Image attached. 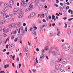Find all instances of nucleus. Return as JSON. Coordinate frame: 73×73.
Segmentation results:
<instances>
[{
    "label": "nucleus",
    "mask_w": 73,
    "mask_h": 73,
    "mask_svg": "<svg viewBox=\"0 0 73 73\" xmlns=\"http://www.w3.org/2000/svg\"><path fill=\"white\" fill-rule=\"evenodd\" d=\"M33 27H31V28L30 29V31H32V34L33 35H34V36H36V32L35 31L37 30V28L36 27V26L34 24L33 25Z\"/></svg>",
    "instance_id": "obj_1"
},
{
    "label": "nucleus",
    "mask_w": 73,
    "mask_h": 73,
    "mask_svg": "<svg viewBox=\"0 0 73 73\" xmlns=\"http://www.w3.org/2000/svg\"><path fill=\"white\" fill-rule=\"evenodd\" d=\"M62 48L64 50H68L70 49V45L68 43H66L62 45Z\"/></svg>",
    "instance_id": "obj_2"
},
{
    "label": "nucleus",
    "mask_w": 73,
    "mask_h": 73,
    "mask_svg": "<svg viewBox=\"0 0 73 73\" xmlns=\"http://www.w3.org/2000/svg\"><path fill=\"white\" fill-rule=\"evenodd\" d=\"M21 5L23 7H25L26 6H27V5L28 4V3H26L25 2H24L23 0H21Z\"/></svg>",
    "instance_id": "obj_3"
},
{
    "label": "nucleus",
    "mask_w": 73,
    "mask_h": 73,
    "mask_svg": "<svg viewBox=\"0 0 73 73\" xmlns=\"http://www.w3.org/2000/svg\"><path fill=\"white\" fill-rule=\"evenodd\" d=\"M68 62L67 60L65 58H63L62 60V62L63 64H66Z\"/></svg>",
    "instance_id": "obj_4"
},
{
    "label": "nucleus",
    "mask_w": 73,
    "mask_h": 73,
    "mask_svg": "<svg viewBox=\"0 0 73 73\" xmlns=\"http://www.w3.org/2000/svg\"><path fill=\"white\" fill-rule=\"evenodd\" d=\"M42 5H39L38 7V11H41L42 9Z\"/></svg>",
    "instance_id": "obj_5"
},
{
    "label": "nucleus",
    "mask_w": 73,
    "mask_h": 73,
    "mask_svg": "<svg viewBox=\"0 0 73 73\" xmlns=\"http://www.w3.org/2000/svg\"><path fill=\"white\" fill-rule=\"evenodd\" d=\"M64 68L65 67H64V65H62L60 68V71L61 72H63L64 70Z\"/></svg>",
    "instance_id": "obj_6"
},
{
    "label": "nucleus",
    "mask_w": 73,
    "mask_h": 73,
    "mask_svg": "<svg viewBox=\"0 0 73 73\" xmlns=\"http://www.w3.org/2000/svg\"><path fill=\"white\" fill-rule=\"evenodd\" d=\"M20 29L22 31V34H24L25 32V30H23V28H22L21 29H19L18 32V33H19V34L20 33Z\"/></svg>",
    "instance_id": "obj_7"
},
{
    "label": "nucleus",
    "mask_w": 73,
    "mask_h": 73,
    "mask_svg": "<svg viewBox=\"0 0 73 73\" xmlns=\"http://www.w3.org/2000/svg\"><path fill=\"white\" fill-rule=\"evenodd\" d=\"M33 9V5L32 3H31L29 7V11H31Z\"/></svg>",
    "instance_id": "obj_8"
},
{
    "label": "nucleus",
    "mask_w": 73,
    "mask_h": 73,
    "mask_svg": "<svg viewBox=\"0 0 73 73\" xmlns=\"http://www.w3.org/2000/svg\"><path fill=\"white\" fill-rule=\"evenodd\" d=\"M15 25H16V24L13 23L9 25V28H11V27L13 28V27H15Z\"/></svg>",
    "instance_id": "obj_9"
},
{
    "label": "nucleus",
    "mask_w": 73,
    "mask_h": 73,
    "mask_svg": "<svg viewBox=\"0 0 73 73\" xmlns=\"http://www.w3.org/2000/svg\"><path fill=\"white\" fill-rule=\"evenodd\" d=\"M18 11H19V9L17 8H16L13 9V12L14 13H16V12H17Z\"/></svg>",
    "instance_id": "obj_10"
},
{
    "label": "nucleus",
    "mask_w": 73,
    "mask_h": 73,
    "mask_svg": "<svg viewBox=\"0 0 73 73\" xmlns=\"http://www.w3.org/2000/svg\"><path fill=\"white\" fill-rule=\"evenodd\" d=\"M23 15H24V13L23 12H22L18 16L19 18V19L21 18V17L23 16Z\"/></svg>",
    "instance_id": "obj_11"
},
{
    "label": "nucleus",
    "mask_w": 73,
    "mask_h": 73,
    "mask_svg": "<svg viewBox=\"0 0 73 73\" xmlns=\"http://www.w3.org/2000/svg\"><path fill=\"white\" fill-rule=\"evenodd\" d=\"M14 4V1H13L12 0L10 1L9 2V5H13Z\"/></svg>",
    "instance_id": "obj_12"
},
{
    "label": "nucleus",
    "mask_w": 73,
    "mask_h": 73,
    "mask_svg": "<svg viewBox=\"0 0 73 73\" xmlns=\"http://www.w3.org/2000/svg\"><path fill=\"white\" fill-rule=\"evenodd\" d=\"M3 31L4 32V33H7L9 32V29H3Z\"/></svg>",
    "instance_id": "obj_13"
},
{
    "label": "nucleus",
    "mask_w": 73,
    "mask_h": 73,
    "mask_svg": "<svg viewBox=\"0 0 73 73\" xmlns=\"http://www.w3.org/2000/svg\"><path fill=\"white\" fill-rule=\"evenodd\" d=\"M30 15H31V17H34L35 16V15H36V14L35 13L33 12V13H32Z\"/></svg>",
    "instance_id": "obj_14"
},
{
    "label": "nucleus",
    "mask_w": 73,
    "mask_h": 73,
    "mask_svg": "<svg viewBox=\"0 0 73 73\" xmlns=\"http://www.w3.org/2000/svg\"><path fill=\"white\" fill-rule=\"evenodd\" d=\"M12 17V15H7L6 16V18H8V19H11Z\"/></svg>",
    "instance_id": "obj_15"
},
{
    "label": "nucleus",
    "mask_w": 73,
    "mask_h": 73,
    "mask_svg": "<svg viewBox=\"0 0 73 73\" xmlns=\"http://www.w3.org/2000/svg\"><path fill=\"white\" fill-rule=\"evenodd\" d=\"M5 20H3L0 21V23L1 24H3L5 23Z\"/></svg>",
    "instance_id": "obj_16"
},
{
    "label": "nucleus",
    "mask_w": 73,
    "mask_h": 73,
    "mask_svg": "<svg viewBox=\"0 0 73 73\" xmlns=\"http://www.w3.org/2000/svg\"><path fill=\"white\" fill-rule=\"evenodd\" d=\"M7 15V13H5L3 14V17L4 19H5V18H6V17H7V15Z\"/></svg>",
    "instance_id": "obj_17"
},
{
    "label": "nucleus",
    "mask_w": 73,
    "mask_h": 73,
    "mask_svg": "<svg viewBox=\"0 0 73 73\" xmlns=\"http://www.w3.org/2000/svg\"><path fill=\"white\" fill-rule=\"evenodd\" d=\"M17 31H18V29H16V30L13 31V33L14 34H16Z\"/></svg>",
    "instance_id": "obj_18"
},
{
    "label": "nucleus",
    "mask_w": 73,
    "mask_h": 73,
    "mask_svg": "<svg viewBox=\"0 0 73 73\" xmlns=\"http://www.w3.org/2000/svg\"><path fill=\"white\" fill-rule=\"evenodd\" d=\"M71 33V30L70 29H68V31H67V34L68 35H70Z\"/></svg>",
    "instance_id": "obj_19"
},
{
    "label": "nucleus",
    "mask_w": 73,
    "mask_h": 73,
    "mask_svg": "<svg viewBox=\"0 0 73 73\" xmlns=\"http://www.w3.org/2000/svg\"><path fill=\"white\" fill-rule=\"evenodd\" d=\"M60 35H61L60 32V31H57L56 35H57L58 36H60Z\"/></svg>",
    "instance_id": "obj_20"
},
{
    "label": "nucleus",
    "mask_w": 73,
    "mask_h": 73,
    "mask_svg": "<svg viewBox=\"0 0 73 73\" xmlns=\"http://www.w3.org/2000/svg\"><path fill=\"white\" fill-rule=\"evenodd\" d=\"M55 67V69L56 70H58V69H59V67L57 65H56Z\"/></svg>",
    "instance_id": "obj_21"
},
{
    "label": "nucleus",
    "mask_w": 73,
    "mask_h": 73,
    "mask_svg": "<svg viewBox=\"0 0 73 73\" xmlns=\"http://www.w3.org/2000/svg\"><path fill=\"white\" fill-rule=\"evenodd\" d=\"M48 46H46V47H45L44 48V50H46V51H47V50H48Z\"/></svg>",
    "instance_id": "obj_22"
},
{
    "label": "nucleus",
    "mask_w": 73,
    "mask_h": 73,
    "mask_svg": "<svg viewBox=\"0 0 73 73\" xmlns=\"http://www.w3.org/2000/svg\"><path fill=\"white\" fill-rule=\"evenodd\" d=\"M15 55H14L13 57L12 56V55H10V58H11V57L13 59V60H15Z\"/></svg>",
    "instance_id": "obj_23"
},
{
    "label": "nucleus",
    "mask_w": 73,
    "mask_h": 73,
    "mask_svg": "<svg viewBox=\"0 0 73 73\" xmlns=\"http://www.w3.org/2000/svg\"><path fill=\"white\" fill-rule=\"evenodd\" d=\"M16 26L17 27H20V23H17L16 24Z\"/></svg>",
    "instance_id": "obj_24"
},
{
    "label": "nucleus",
    "mask_w": 73,
    "mask_h": 73,
    "mask_svg": "<svg viewBox=\"0 0 73 73\" xmlns=\"http://www.w3.org/2000/svg\"><path fill=\"white\" fill-rule=\"evenodd\" d=\"M22 9H20L18 10V13H20L21 12H22Z\"/></svg>",
    "instance_id": "obj_25"
},
{
    "label": "nucleus",
    "mask_w": 73,
    "mask_h": 73,
    "mask_svg": "<svg viewBox=\"0 0 73 73\" xmlns=\"http://www.w3.org/2000/svg\"><path fill=\"white\" fill-rule=\"evenodd\" d=\"M42 26L40 25V31H42L43 30V29L42 28Z\"/></svg>",
    "instance_id": "obj_26"
},
{
    "label": "nucleus",
    "mask_w": 73,
    "mask_h": 73,
    "mask_svg": "<svg viewBox=\"0 0 73 73\" xmlns=\"http://www.w3.org/2000/svg\"><path fill=\"white\" fill-rule=\"evenodd\" d=\"M4 5L5 7H9V5L7 3H4Z\"/></svg>",
    "instance_id": "obj_27"
},
{
    "label": "nucleus",
    "mask_w": 73,
    "mask_h": 73,
    "mask_svg": "<svg viewBox=\"0 0 73 73\" xmlns=\"http://www.w3.org/2000/svg\"><path fill=\"white\" fill-rule=\"evenodd\" d=\"M44 14H42L41 15H40V17L41 18H42H42H44Z\"/></svg>",
    "instance_id": "obj_28"
},
{
    "label": "nucleus",
    "mask_w": 73,
    "mask_h": 73,
    "mask_svg": "<svg viewBox=\"0 0 73 73\" xmlns=\"http://www.w3.org/2000/svg\"><path fill=\"white\" fill-rule=\"evenodd\" d=\"M3 9L5 11H8V8L7 7H4L3 8Z\"/></svg>",
    "instance_id": "obj_29"
},
{
    "label": "nucleus",
    "mask_w": 73,
    "mask_h": 73,
    "mask_svg": "<svg viewBox=\"0 0 73 73\" xmlns=\"http://www.w3.org/2000/svg\"><path fill=\"white\" fill-rule=\"evenodd\" d=\"M35 6H37L38 5V3L37 2H35Z\"/></svg>",
    "instance_id": "obj_30"
},
{
    "label": "nucleus",
    "mask_w": 73,
    "mask_h": 73,
    "mask_svg": "<svg viewBox=\"0 0 73 73\" xmlns=\"http://www.w3.org/2000/svg\"><path fill=\"white\" fill-rule=\"evenodd\" d=\"M9 49V50H12L13 48L10 46Z\"/></svg>",
    "instance_id": "obj_31"
},
{
    "label": "nucleus",
    "mask_w": 73,
    "mask_h": 73,
    "mask_svg": "<svg viewBox=\"0 0 73 73\" xmlns=\"http://www.w3.org/2000/svg\"><path fill=\"white\" fill-rule=\"evenodd\" d=\"M55 18V16L54 15H53L52 16V20H53V19H54Z\"/></svg>",
    "instance_id": "obj_32"
},
{
    "label": "nucleus",
    "mask_w": 73,
    "mask_h": 73,
    "mask_svg": "<svg viewBox=\"0 0 73 73\" xmlns=\"http://www.w3.org/2000/svg\"><path fill=\"white\" fill-rule=\"evenodd\" d=\"M11 46H12L14 48H15V44H12L11 45Z\"/></svg>",
    "instance_id": "obj_33"
},
{
    "label": "nucleus",
    "mask_w": 73,
    "mask_h": 73,
    "mask_svg": "<svg viewBox=\"0 0 73 73\" xmlns=\"http://www.w3.org/2000/svg\"><path fill=\"white\" fill-rule=\"evenodd\" d=\"M25 50H26V52H28V47H26L25 48Z\"/></svg>",
    "instance_id": "obj_34"
},
{
    "label": "nucleus",
    "mask_w": 73,
    "mask_h": 73,
    "mask_svg": "<svg viewBox=\"0 0 73 73\" xmlns=\"http://www.w3.org/2000/svg\"><path fill=\"white\" fill-rule=\"evenodd\" d=\"M34 65H36V64H37V62H36V61L35 60H34Z\"/></svg>",
    "instance_id": "obj_35"
},
{
    "label": "nucleus",
    "mask_w": 73,
    "mask_h": 73,
    "mask_svg": "<svg viewBox=\"0 0 73 73\" xmlns=\"http://www.w3.org/2000/svg\"><path fill=\"white\" fill-rule=\"evenodd\" d=\"M17 40H18V39L17 38H16L14 39V41L15 42H16L17 41Z\"/></svg>",
    "instance_id": "obj_36"
},
{
    "label": "nucleus",
    "mask_w": 73,
    "mask_h": 73,
    "mask_svg": "<svg viewBox=\"0 0 73 73\" xmlns=\"http://www.w3.org/2000/svg\"><path fill=\"white\" fill-rule=\"evenodd\" d=\"M50 65L51 66H52L53 65V62H51L50 63Z\"/></svg>",
    "instance_id": "obj_37"
},
{
    "label": "nucleus",
    "mask_w": 73,
    "mask_h": 73,
    "mask_svg": "<svg viewBox=\"0 0 73 73\" xmlns=\"http://www.w3.org/2000/svg\"><path fill=\"white\" fill-rule=\"evenodd\" d=\"M3 36L4 37H7V35L5 34H3Z\"/></svg>",
    "instance_id": "obj_38"
},
{
    "label": "nucleus",
    "mask_w": 73,
    "mask_h": 73,
    "mask_svg": "<svg viewBox=\"0 0 73 73\" xmlns=\"http://www.w3.org/2000/svg\"><path fill=\"white\" fill-rule=\"evenodd\" d=\"M52 53L53 54V56H54V55H55V54H56V53H55V52L54 51L52 52Z\"/></svg>",
    "instance_id": "obj_39"
},
{
    "label": "nucleus",
    "mask_w": 73,
    "mask_h": 73,
    "mask_svg": "<svg viewBox=\"0 0 73 73\" xmlns=\"http://www.w3.org/2000/svg\"><path fill=\"white\" fill-rule=\"evenodd\" d=\"M15 35L11 36V39H14V38H15Z\"/></svg>",
    "instance_id": "obj_40"
},
{
    "label": "nucleus",
    "mask_w": 73,
    "mask_h": 73,
    "mask_svg": "<svg viewBox=\"0 0 73 73\" xmlns=\"http://www.w3.org/2000/svg\"><path fill=\"white\" fill-rule=\"evenodd\" d=\"M25 30L26 31V32L27 33V27H25Z\"/></svg>",
    "instance_id": "obj_41"
},
{
    "label": "nucleus",
    "mask_w": 73,
    "mask_h": 73,
    "mask_svg": "<svg viewBox=\"0 0 73 73\" xmlns=\"http://www.w3.org/2000/svg\"><path fill=\"white\" fill-rule=\"evenodd\" d=\"M64 24L65 25V28H66L67 27V26H68V25L66 24V23H65Z\"/></svg>",
    "instance_id": "obj_42"
},
{
    "label": "nucleus",
    "mask_w": 73,
    "mask_h": 73,
    "mask_svg": "<svg viewBox=\"0 0 73 73\" xmlns=\"http://www.w3.org/2000/svg\"><path fill=\"white\" fill-rule=\"evenodd\" d=\"M54 6H55V7H58V5L56 4H54Z\"/></svg>",
    "instance_id": "obj_43"
},
{
    "label": "nucleus",
    "mask_w": 73,
    "mask_h": 73,
    "mask_svg": "<svg viewBox=\"0 0 73 73\" xmlns=\"http://www.w3.org/2000/svg\"><path fill=\"white\" fill-rule=\"evenodd\" d=\"M38 23H41V21L40 20V19H39L38 20Z\"/></svg>",
    "instance_id": "obj_44"
},
{
    "label": "nucleus",
    "mask_w": 73,
    "mask_h": 73,
    "mask_svg": "<svg viewBox=\"0 0 73 73\" xmlns=\"http://www.w3.org/2000/svg\"><path fill=\"white\" fill-rule=\"evenodd\" d=\"M16 62H17V61H19V58H17L16 59Z\"/></svg>",
    "instance_id": "obj_45"
},
{
    "label": "nucleus",
    "mask_w": 73,
    "mask_h": 73,
    "mask_svg": "<svg viewBox=\"0 0 73 73\" xmlns=\"http://www.w3.org/2000/svg\"><path fill=\"white\" fill-rule=\"evenodd\" d=\"M59 9H60V10L61 11L62 10V9H63V8H62V7H59Z\"/></svg>",
    "instance_id": "obj_46"
},
{
    "label": "nucleus",
    "mask_w": 73,
    "mask_h": 73,
    "mask_svg": "<svg viewBox=\"0 0 73 73\" xmlns=\"http://www.w3.org/2000/svg\"><path fill=\"white\" fill-rule=\"evenodd\" d=\"M2 3L1 2H0V8H1V7L2 6Z\"/></svg>",
    "instance_id": "obj_47"
},
{
    "label": "nucleus",
    "mask_w": 73,
    "mask_h": 73,
    "mask_svg": "<svg viewBox=\"0 0 73 73\" xmlns=\"http://www.w3.org/2000/svg\"><path fill=\"white\" fill-rule=\"evenodd\" d=\"M55 56L56 57H58V55L57 54V53H56L55 54Z\"/></svg>",
    "instance_id": "obj_48"
},
{
    "label": "nucleus",
    "mask_w": 73,
    "mask_h": 73,
    "mask_svg": "<svg viewBox=\"0 0 73 73\" xmlns=\"http://www.w3.org/2000/svg\"><path fill=\"white\" fill-rule=\"evenodd\" d=\"M32 17L31 16V15H29V17H28V18L29 19H31V17Z\"/></svg>",
    "instance_id": "obj_49"
},
{
    "label": "nucleus",
    "mask_w": 73,
    "mask_h": 73,
    "mask_svg": "<svg viewBox=\"0 0 73 73\" xmlns=\"http://www.w3.org/2000/svg\"><path fill=\"white\" fill-rule=\"evenodd\" d=\"M55 49L56 50H59V48L58 47H56V48H55Z\"/></svg>",
    "instance_id": "obj_50"
},
{
    "label": "nucleus",
    "mask_w": 73,
    "mask_h": 73,
    "mask_svg": "<svg viewBox=\"0 0 73 73\" xmlns=\"http://www.w3.org/2000/svg\"><path fill=\"white\" fill-rule=\"evenodd\" d=\"M5 13V12L4 11H2L1 12V14H4Z\"/></svg>",
    "instance_id": "obj_51"
},
{
    "label": "nucleus",
    "mask_w": 73,
    "mask_h": 73,
    "mask_svg": "<svg viewBox=\"0 0 73 73\" xmlns=\"http://www.w3.org/2000/svg\"><path fill=\"white\" fill-rule=\"evenodd\" d=\"M7 41H9V39L8 38H7L6 39V40L5 42V44H6V43H7Z\"/></svg>",
    "instance_id": "obj_52"
},
{
    "label": "nucleus",
    "mask_w": 73,
    "mask_h": 73,
    "mask_svg": "<svg viewBox=\"0 0 73 73\" xmlns=\"http://www.w3.org/2000/svg\"><path fill=\"white\" fill-rule=\"evenodd\" d=\"M39 62L40 64H41V59H39Z\"/></svg>",
    "instance_id": "obj_53"
},
{
    "label": "nucleus",
    "mask_w": 73,
    "mask_h": 73,
    "mask_svg": "<svg viewBox=\"0 0 73 73\" xmlns=\"http://www.w3.org/2000/svg\"><path fill=\"white\" fill-rule=\"evenodd\" d=\"M65 4H67V5H70V3H69V2H68L67 3Z\"/></svg>",
    "instance_id": "obj_54"
},
{
    "label": "nucleus",
    "mask_w": 73,
    "mask_h": 73,
    "mask_svg": "<svg viewBox=\"0 0 73 73\" xmlns=\"http://www.w3.org/2000/svg\"><path fill=\"white\" fill-rule=\"evenodd\" d=\"M37 58H36L35 60H36V64H38V60H37Z\"/></svg>",
    "instance_id": "obj_55"
},
{
    "label": "nucleus",
    "mask_w": 73,
    "mask_h": 73,
    "mask_svg": "<svg viewBox=\"0 0 73 73\" xmlns=\"http://www.w3.org/2000/svg\"><path fill=\"white\" fill-rule=\"evenodd\" d=\"M52 73H56V72L54 70H53L52 71Z\"/></svg>",
    "instance_id": "obj_56"
},
{
    "label": "nucleus",
    "mask_w": 73,
    "mask_h": 73,
    "mask_svg": "<svg viewBox=\"0 0 73 73\" xmlns=\"http://www.w3.org/2000/svg\"><path fill=\"white\" fill-rule=\"evenodd\" d=\"M52 27H54L55 26V23H54L53 24H52Z\"/></svg>",
    "instance_id": "obj_57"
},
{
    "label": "nucleus",
    "mask_w": 73,
    "mask_h": 73,
    "mask_svg": "<svg viewBox=\"0 0 73 73\" xmlns=\"http://www.w3.org/2000/svg\"><path fill=\"white\" fill-rule=\"evenodd\" d=\"M12 65L13 68H14V67H15V64H14V63H12Z\"/></svg>",
    "instance_id": "obj_58"
},
{
    "label": "nucleus",
    "mask_w": 73,
    "mask_h": 73,
    "mask_svg": "<svg viewBox=\"0 0 73 73\" xmlns=\"http://www.w3.org/2000/svg\"><path fill=\"white\" fill-rule=\"evenodd\" d=\"M21 64H19V68H20L21 67Z\"/></svg>",
    "instance_id": "obj_59"
},
{
    "label": "nucleus",
    "mask_w": 73,
    "mask_h": 73,
    "mask_svg": "<svg viewBox=\"0 0 73 73\" xmlns=\"http://www.w3.org/2000/svg\"><path fill=\"white\" fill-rule=\"evenodd\" d=\"M72 20H73V18H70L68 19V21H71Z\"/></svg>",
    "instance_id": "obj_60"
},
{
    "label": "nucleus",
    "mask_w": 73,
    "mask_h": 73,
    "mask_svg": "<svg viewBox=\"0 0 73 73\" xmlns=\"http://www.w3.org/2000/svg\"><path fill=\"white\" fill-rule=\"evenodd\" d=\"M33 70V72H34V73H36V70Z\"/></svg>",
    "instance_id": "obj_61"
},
{
    "label": "nucleus",
    "mask_w": 73,
    "mask_h": 73,
    "mask_svg": "<svg viewBox=\"0 0 73 73\" xmlns=\"http://www.w3.org/2000/svg\"><path fill=\"white\" fill-rule=\"evenodd\" d=\"M69 6H67L66 8V9L67 10V9H69Z\"/></svg>",
    "instance_id": "obj_62"
},
{
    "label": "nucleus",
    "mask_w": 73,
    "mask_h": 73,
    "mask_svg": "<svg viewBox=\"0 0 73 73\" xmlns=\"http://www.w3.org/2000/svg\"><path fill=\"white\" fill-rule=\"evenodd\" d=\"M6 50H7V49H6V48L4 49V50H3V52H5V51H6Z\"/></svg>",
    "instance_id": "obj_63"
},
{
    "label": "nucleus",
    "mask_w": 73,
    "mask_h": 73,
    "mask_svg": "<svg viewBox=\"0 0 73 73\" xmlns=\"http://www.w3.org/2000/svg\"><path fill=\"white\" fill-rule=\"evenodd\" d=\"M58 55H60V52H58L57 53H56Z\"/></svg>",
    "instance_id": "obj_64"
}]
</instances>
